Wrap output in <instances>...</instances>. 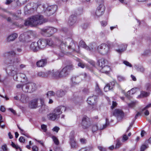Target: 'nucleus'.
<instances>
[{
	"mask_svg": "<svg viewBox=\"0 0 151 151\" xmlns=\"http://www.w3.org/2000/svg\"><path fill=\"white\" fill-rule=\"evenodd\" d=\"M47 42V45L53 47H58L60 48L61 51L59 52H57L56 54L60 57H62L64 55V49L66 47V43L63 41L58 37L54 38V41L52 39H48L46 40Z\"/></svg>",
	"mask_w": 151,
	"mask_h": 151,
	"instance_id": "obj_1",
	"label": "nucleus"
},
{
	"mask_svg": "<svg viewBox=\"0 0 151 151\" xmlns=\"http://www.w3.org/2000/svg\"><path fill=\"white\" fill-rule=\"evenodd\" d=\"M47 21L46 19L44 18L42 16L37 15L32 16L27 20L24 23V24L26 26H35L38 24H41Z\"/></svg>",
	"mask_w": 151,
	"mask_h": 151,
	"instance_id": "obj_2",
	"label": "nucleus"
},
{
	"mask_svg": "<svg viewBox=\"0 0 151 151\" xmlns=\"http://www.w3.org/2000/svg\"><path fill=\"white\" fill-rule=\"evenodd\" d=\"M4 65H7L9 66L10 73L12 76L14 74H18V70L17 66L18 65L17 63L14 61V59H7L4 62Z\"/></svg>",
	"mask_w": 151,
	"mask_h": 151,
	"instance_id": "obj_3",
	"label": "nucleus"
},
{
	"mask_svg": "<svg viewBox=\"0 0 151 151\" xmlns=\"http://www.w3.org/2000/svg\"><path fill=\"white\" fill-rule=\"evenodd\" d=\"M73 65H70L66 66L60 71L58 70L56 72H53V70L52 71V77L55 78H58L66 76L68 75L69 71L73 69Z\"/></svg>",
	"mask_w": 151,
	"mask_h": 151,
	"instance_id": "obj_4",
	"label": "nucleus"
},
{
	"mask_svg": "<svg viewBox=\"0 0 151 151\" xmlns=\"http://www.w3.org/2000/svg\"><path fill=\"white\" fill-rule=\"evenodd\" d=\"M37 89L35 83L29 82L24 84V87L22 88V90L25 92L32 93L35 91Z\"/></svg>",
	"mask_w": 151,
	"mask_h": 151,
	"instance_id": "obj_5",
	"label": "nucleus"
},
{
	"mask_svg": "<svg viewBox=\"0 0 151 151\" xmlns=\"http://www.w3.org/2000/svg\"><path fill=\"white\" fill-rule=\"evenodd\" d=\"M57 31V30L56 28L52 27H47L42 29L41 33L46 36L49 37L56 32Z\"/></svg>",
	"mask_w": 151,
	"mask_h": 151,
	"instance_id": "obj_6",
	"label": "nucleus"
},
{
	"mask_svg": "<svg viewBox=\"0 0 151 151\" xmlns=\"http://www.w3.org/2000/svg\"><path fill=\"white\" fill-rule=\"evenodd\" d=\"M98 51L101 54L105 55L109 52V47L106 44H103L98 47Z\"/></svg>",
	"mask_w": 151,
	"mask_h": 151,
	"instance_id": "obj_7",
	"label": "nucleus"
},
{
	"mask_svg": "<svg viewBox=\"0 0 151 151\" xmlns=\"http://www.w3.org/2000/svg\"><path fill=\"white\" fill-rule=\"evenodd\" d=\"M91 123L89 118L86 116H84L82 119L81 124V126L83 129H87L91 126Z\"/></svg>",
	"mask_w": 151,
	"mask_h": 151,
	"instance_id": "obj_8",
	"label": "nucleus"
},
{
	"mask_svg": "<svg viewBox=\"0 0 151 151\" xmlns=\"http://www.w3.org/2000/svg\"><path fill=\"white\" fill-rule=\"evenodd\" d=\"M66 110V107L63 106H60L55 109L53 112L58 118L60 117V115L62 114L63 111H65Z\"/></svg>",
	"mask_w": 151,
	"mask_h": 151,
	"instance_id": "obj_9",
	"label": "nucleus"
},
{
	"mask_svg": "<svg viewBox=\"0 0 151 151\" xmlns=\"http://www.w3.org/2000/svg\"><path fill=\"white\" fill-rule=\"evenodd\" d=\"M57 8V7L55 5L48 6L46 8L45 12L47 14V16H50L55 12Z\"/></svg>",
	"mask_w": 151,
	"mask_h": 151,
	"instance_id": "obj_10",
	"label": "nucleus"
},
{
	"mask_svg": "<svg viewBox=\"0 0 151 151\" xmlns=\"http://www.w3.org/2000/svg\"><path fill=\"white\" fill-rule=\"evenodd\" d=\"M113 114L119 120L122 119L124 116V114L122 111L119 109H116L113 112Z\"/></svg>",
	"mask_w": 151,
	"mask_h": 151,
	"instance_id": "obj_11",
	"label": "nucleus"
},
{
	"mask_svg": "<svg viewBox=\"0 0 151 151\" xmlns=\"http://www.w3.org/2000/svg\"><path fill=\"white\" fill-rule=\"evenodd\" d=\"M105 7L104 4H100L97 8L95 12V14L97 16H100L103 14L104 12Z\"/></svg>",
	"mask_w": 151,
	"mask_h": 151,
	"instance_id": "obj_12",
	"label": "nucleus"
},
{
	"mask_svg": "<svg viewBox=\"0 0 151 151\" xmlns=\"http://www.w3.org/2000/svg\"><path fill=\"white\" fill-rule=\"evenodd\" d=\"M70 143L72 148H76L78 147V144L74 139V132H72L70 136Z\"/></svg>",
	"mask_w": 151,
	"mask_h": 151,
	"instance_id": "obj_13",
	"label": "nucleus"
},
{
	"mask_svg": "<svg viewBox=\"0 0 151 151\" xmlns=\"http://www.w3.org/2000/svg\"><path fill=\"white\" fill-rule=\"evenodd\" d=\"M39 49H43L45 48L47 45V42L46 40L40 39L37 42Z\"/></svg>",
	"mask_w": 151,
	"mask_h": 151,
	"instance_id": "obj_14",
	"label": "nucleus"
},
{
	"mask_svg": "<svg viewBox=\"0 0 151 151\" xmlns=\"http://www.w3.org/2000/svg\"><path fill=\"white\" fill-rule=\"evenodd\" d=\"M119 48L116 50V51L119 53L125 51L127 49V45L126 44H122L118 45Z\"/></svg>",
	"mask_w": 151,
	"mask_h": 151,
	"instance_id": "obj_15",
	"label": "nucleus"
},
{
	"mask_svg": "<svg viewBox=\"0 0 151 151\" xmlns=\"http://www.w3.org/2000/svg\"><path fill=\"white\" fill-rule=\"evenodd\" d=\"M18 35L16 33H13L8 36L6 38V41L10 42L14 40L17 37Z\"/></svg>",
	"mask_w": 151,
	"mask_h": 151,
	"instance_id": "obj_16",
	"label": "nucleus"
},
{
	"mask_svg": "<svg viewBox=\"0 0 151 151\" xmlns=\"http://www.w3.org/2000/svg\"><path fill=\"white\" fill-rule=\"evenodd\" d=\"M30 49L34 52L37 51L39 49L37 43L36 42H32L30 46Z\"/></svg>",
	"mask_w": 151,
	"mask_h": 151,
	"instance_id": "obj_17",
	"label": "nucleus"
},
{
	"mask_svg": "<svg viewBox=\"0 0 151 151\" xmlns=\"http://www.w3.org/2000/svg\"><path fill=\"white\" fill-rule=\"evenodd\" d=\"M76 17L72 15L70 17L68 22L70 25H72L76 23Z\"/></svg>",
	"mask_w": 151,
	"mask_h": 151,
	"instance_id": "obj_18",
	"label": "nucleus"
},
{
	"mask_svg": "<svg viewBox=\"0 0 151 151\" xmlns=\"http://www.w3.org/2000/svg\"><path fill=\"white\" fill-rule=\"evenodd\" d=\"M97 97L96 96H92L89 97L87 99L88 103L90 105H93L96 103Z\"/></svg>",
	"mask_w": 151,
	"mask_h": 151,
	"instance_id": "obj_19",
	"label": "nucleus"
},
{
	"mask_svg": "<svg viewBox=\"0 0 151 151\" xmlns=\"http://www.w3.org/2000/svg\"><path fill=\"white\" fill-rule=\"evenodd\" d=\"M38 75L39 76L42 77H46L49 75H51L52 76L53 73L52 72L50 71H48L45 73L41 71L38 73Z\"/></svg>",
	"mask_w": 151,
	"mask_h": 151,
	"instance_id": "obj_20",
	"label": "nucleus"
},
{
	"mask_svg": "<svg viewBox=\"0 0 151 151\" xmlns=\"http://www.w3.org/2000/svg\"><path fill=\"white\" fill-rule=\"evenodd\" d=\"M37 99H35L30 101L29 104V106L32 109H35L37 107Z\"/></svg>",
	"mask_w": 151,
	"mask_h": 151,
	"instance_id": "obj_21",
	"label": "nucleus"
},
{
	"mask_svg": "<svg viewBox=\"0 0 151 151\" xmlns=\"http://www.w3.org/2000/svg\"><path fill=\"white\" fill-rule=\"evenodd\" d=\"M47 62L46 59H42L37 62V65L38 67H43L46 65Z\"/></svg>",
	"mask_w": 151,
	"mask_h": 151,
	"instance_id": "obj_22",
	"label": "nucleus"
},
{
	"mask_svg": "<svg viewBox=\"0 0 151 151\" xmlns=\"http://www.w3.org/2000/svg\"><path fill=\"white\" fill-rule=\"evenodd\" d=\"M28 38L27 33L26 32L21 34L19 37V39L20 41L23 42Z\"/></svg>",
	"mask_w": 151,
	"mask_h": 151,
	"instance_id": "obj_23",
	"label": "nucleus"
},
{
	"mask_svg": "<svg viewBox=\"0 0 151 151\" xmlns=\"http://www.w3.org/2000/svg\"><path fill=\"white\" fill-rule=\"evenodd\" d=\"M47 117L48 119L52 121H54L58 119L53 112L47 114Z\"/></svg>",
	"mask_w": 151,
	"mask_h": 151,
	"instance_id": "obj_24",
	"label": "nucleus"
},
{
	"mask_svg": "<svg viewBox=\"0 0 151 151\" xmlns=\"http://www.w3.org/2000/svg\"><path fill=\"white\" fill-rule=\"evenodd\" d=\"M110 70V67L108 65L104 66L103 67L99 69L101 72L106 74L108 73Z\"/></svg>",
	"mask_w": 151,
	"mask_h": 151,
	"instance_id": "obj_25",
	"label": "nucleus"
},
{
	"mask_svg": "<svg viewBox=\"0 0 151 151\" xmlns=\"http://www.w3.org/2000/svg\"><path fill=\"white\" fill-rule=\"evenodd\" d=\"M137 90V89L136 88L132 89L127 92V94H125V96L129 98L131 95L133 94L136 92Z\"/></svg>",
	"mask_w": 151,
	"mask_h": 151,
	"instance_id": "obj_26",
	"label": "nucleus"
},
{
	"mask_svg": "<svg viewBox=\"0 0 151 151\" xmlns=\"http://www.w3.org/2000/svg\"><path fill=\"white\" fill-rule=\"evenodd\" d=\"M150 94V93L142 91H141L140 95H139L137 97L138 98H141L142 97H147Z\"/></svg>",
	"mask_w": 151,
	"mask_h": 151,
	"instance_id": "obj_27",
	"label": "nucleus"
},
{
	"mask_svg": "<svg viewBox=\"0 0 151 151\" xmlns=\"http://www.w3.org/2000/svg\"><path fill=\"white\" fill-rule=\"evenodd\" d=\"M65 93L66 91H65L60 90L57 91L56 94L58 97H62L65 94Z\"/></svg>",
	"mask_w": 151,
	"mask_h": 151,
	"instance_id": "obj_28",
	"label": "nucleus"
},
{
	"mask_svg": "<svg viewBox=\"0 0 151 151\" xmlns=\"http://www.w3.org/2000/svg\"><path fill=\"white\" fill-rule=\"evenodd\" d=\"M79 46L87 50H90V48L85 44V42L82 40H81L79 42Z\"/></svg>",
	"mask_w": 151,
	"mask_h": 151,
	"instance_id": "obj_29",
	"label": "nucleus"
},
{
	"mask_svg": "<svg viewBox=\"0 0 151 151\" xmlns=\"http://www.w3.org/2000/svg\"><path fill=\"white\" fill-rule=\"evenodd\" d=\"M105 60L103 59H101L98 61V65H99V69H100L101 68L105 66Z\"/></svg>",
	"mask_w": 151,
	"mask_h": 151,
	"instance_id": "obj_30",
	"label": "nucleus"
},
{
	"mask_svg": "<svg viewBox=\"0 0 151 151\" xmlns=\"http://www.w3.org/2000/svg\"><path fill=\"white\" fill-rule=\"evenodd\" d=\"M135 68L137 70L141 72H143L145 71V69L142 66H135Z\"/></svg>",
	"mask_w": 151,
	"mask_h": 151,
	"instance_id": "obj_31",
	"label": "nucleus"
},
{
	"mask_svg": "<svg viewBox=\"0 0 151 151\" xmlns=\"http://www.w3.org/2000/svg\"><path fill=\"white\" fill-rule=\"evenodd\" d=\"M52 138L55 144L56 145H58L59 144V141L56 137L54 136H52Z\"/></svg>",
	"mask_w": 151,
	"mask_h": 151,
	"instance_id": "obj_32",
	"label": "nucleus"
},
{
	"mask_svg": "<svg viewBox=\"0 0 151 151\" xmlns=\"http://www.w3.org/2000/svg\"><path fill=\"white\" fill-rule=\"evenodd\" d=\"M69 40L70 41L71 43L70 44L71 45H70L68 47V49H72L73 51H75L74 48L73 47V45H74V43L70 39H69Z\"/></svg>",
	"mask_w": 151,
	"mask_h": 151,
	"instance_id": "obj_33",
	"label": "nucleus"
},
{
	"mask_svg": "<svg viewBox=\"0 0 151 151\" xmlns=\"http://www.w3.org/2000/svg\"><path fill=\"white\" fill-rule=\"evenodd\" d=\"M48 98H49L51 96H54L55 95V93L52 91H48L46 94Z\"/></svg>",
	"mask_w": 151,
	"mask_h": 151,
	"instance_id": "obj_34",
	"label": "nucleus"
},
{
	"mask_svg": "<svg viewBox=\"0 0 151 151\" xmlns=\"http://www.w3.org/2000/svg\"><path fill=\"white\" fill-rule=\"evenodd\" d=\"M112 89V87H111V88H110L109 85H108V84L106 85L104 88V90L106 92L107 91L110 90H111Z\"/></svg>",
	"mask_w": 151,
	"mask_h": 151,
	"instance_id": "obj_35",
	"label": "nucleus"
},
{
	"mask_svg": "<svg viewBox=\"0 0 151 151\" xmlns=\"http://www.w3.org/2000/svg\"><path fill=\"white\" fill-rule=\"evenodd\" d=\"M106 124L104 125H103V127L102 128H101V129H103L106 128L108 126L109 124V120L107 119H106Z\"/></svg>",
	"mask_w": 151,
	"mask_h": 151,
	"instance_id": "obj_36",
	"label": "nucleus"
},
{
	"mask_svg": "<svg viewBox=\"0 0 151 151\" xmlns=\"http://www.w3.org/2000/svg\"><path fill=\"white\" fill-rule=\"evenodd\" d=\"M117 78L118 80L120 81H123L125 80L124 77L121 75H118L117 76Z\"/></svg>",
	"mask_w": 151,
	"mask_h": 151,
	"instance_id": "obj_37",
	"label": "nucleus"
},
{
	"mask_svg": "<svg viewBox=\"0 0 151 151\" xmlns=\"http://www.w3.org/2000/svg\"><path fill=\"white\" fill-rule=\"evenodd\" d=\"M95 90L97 93L99 94L101 93V91L99 86L98 85L97 83H96V87L95 88Z\"/></svg>",
	"mask_w": 151,
	"mask_h": 151,
	"instance_id": "obj_38",
	"label": "nucleus"
},
{
	"mask_svg": "<svg viewBox=\"0 0 151 151\" xmlns=\"http://www.w3.org/2000/svg\"><path fill=\"white\" fill-rule=\"evenodd\" d=\"M78 64V66L82 68H84L85 67V64L81 60H80Z\"/></svg>",
	"mask_w": 151,
	"mask_h": 151,
	"instance_id": "obj_39",
	"label": "nucleus"
},
{
	"mask_svg": "<svg viewBox=\"0 0 151 151\" xmlns=\"http://www.w3.org/2000/svg\"><path fill=\"white\" fill-rule=\"evenodd\" d=\"M12 146L14 148H15L16 149H19V150L21 151V149L18 146L16 145L13 142H12Z\"/></svg>",
	"mask_w": 151,
	"mask_h": 151,
	"instance_id": "obj_40",
	"label": "nucleus"
},
{
	"mask_svg": "<svg viewBox=\"0 0 151 151\" xmlns=\"http://www.w3.org/2000/svg\"><path fill=\"white\" fill-rule=\"evenodd\" d=\"M41 128L42 129L44 132H46L47 130V126L46 125L44 124H42L41 125Z\"/></svg>",
	"mask_w": 151,
	"mask_h": 151,
	"instance_id": "obj_41",
	"label": "nucleus"
},
{
	"mask_svg": "<svg viewBox=\"0 0 151 151\" xmlns=\"http://www.w3.org/2000/svg\"><path fill=\"white\" fill-rule=\"evenodd\" d=\"M148 147V145H142L141 146L140 148V151H144L145 149Z\"/></svg>",
	"mask_w": 151,
	"mask_h": 151,
	"instance_id": "obj_42",
	"label": "nucleus"
},
{
	"mask_svg": "<svg viewBox=\"0 0 151 151\" xmlns=\"http://www.w3.org/2000/svg\"><path fill=\"white\" fill-rule=\"evenodd\" d=\"M98 129V126L96 125H93L92 127V131L93 132H94Z\"/></svg>",
	"mask_w": 151,
	"mask_h": 151,
	"instance_id": "obj_43",
	"label": "nucleus"
},
{
	"mask_svg": "<svg viewBox=\"0 0 151 151\" xmlns=\"http://www.w3.org/2000/svg\"><path fill=\"white\" fill-rule=\"evenodd\" d=\"M26 98L25 96L24 95H22L21 96V101L23 102H25L26 101Z\"/></svg>",
	"mask_w": 151,
	"mask_h": 151,
	"instance_id": "obj_44",
	"label": "nucleus"
},
{
	"mask_svg": "<svg viewBox=\"0 0 151 151\" xmlns=\"http://www.w3.org/2000/svg\"><path fill=\"white\" fill-rule=\"evenodd\" d=\"M116 142H117V143H116V146L115 147L116 148H117L119 147H120V146L121 145V143L119 141V139H117L116 140Z\"/></svg>",
	"mask_w": 151,
	"mask_h": 151,
	"instance_id": "obj_45",
	"label": "nucleus"
},
{
	"mask_svg": "<svg viewBox=\"0 0 151 151\" xmlns=\"http://www.w3.org/2000/svg\"><path fill=\"white\" fill-rule=\"evenodd\" d=\"M60 129V128L58 127H55L52 129V130L53 132H55L57 133Z\"/></svg>",
	"mask_w": 151,
	"mask_h": 151,
	"instance_id": "obj_46",
	"label": "nucleus"
},
{
	"mask_svg": "<svg viewBox=\"0 0 151 151\" xmlns=\"http://www.w3.org/2000/svg\"><path fill=\"white\" fill-rule=\"evenodd\" d=\"M123 63L126 65V66H129V67H131L132 66V65L131 63H130L126 61H124L123 62Z\"/></svg>",
	"mask_w": 151,
	"mask_h": 151,
	"instance_id": "obj_47",
	"label": "nucleus"
},
{
	"mask_svg": "<svg viewBox=\"0 0 151 151\" xmlns=\"http://www.w3.org/2000/svg\"><path fill=\"white\" fill-rule=\"evenodd\" d=\"M21 77L22 78L24 79L26 81H27V78L25 74L21 73Z\"/></svg>",
	"mask_w": 151,
	"mask_h": 151,
	"instance_id": "obj_48",
	"label": "nucleus"
},
{
	"mask_svg": "<svg viewBox=\"0 0 151 151\" xmlns=\"http://www.w3.org/2000/svg\"><path fill=\"white\" fill-rule=\"evenodd\" d=\"M98 148L100 151H106V149L102 146H98Z\"/></svg>",
	"mask_w": 151,
	"mask_h": 151,
	"instance_id": "obj_49",
	"label": "nucleus"
},
{
	"mask_svg": "<svg viewBox=\"0 0 151 151\" xmlns=\"http://www.w3.org/2000/svg\"><path fill=\"white\" fill-rule=\"evenodd\" d=\"M28 0H18V2L21 5L27 2Z\"/></svg>",
	"mask_w": 151,
	"mask_h": 151,
	"instance_id": "obj_50",
	"label": "nucleus"
},
{
	"mask_svg": "<svg viewBox=\"0 0 151 151\" xmlns=\"http://www.w3.org/2000/svg\"><path fill=\"white\" fill-rule=\"evenodd\" d=\"M39 100H40V103H41L42 107L43 106H45L44 103V99H42V98H40V99Z\"/></svg>",
	"mask_w": 151,
	"mask_h": 151,
	"instance_id": "obj_51",
	"label": "nucleus"
},
{
	"mask_svg": "<svg viewBox=\"0 0 151 151\" xmlns=\"http://www.w3.org/2000/svg\"><path fill=\"white\" fill-rule=\"evenodd\" d=\"M89 148L85 147L81 149L79 151H89Z\"/></svg>",
	"mask_w": 151,
	"mask_h": 151,
	"instance_id": "obj_52",
	"label": "nucleus"
},
{
	"mask_svg": "<svg viewBox=\"0 0 151 151\" xmlns=\"http://www.w3.org/2000/svg\"><path fill=\"white\" fill-rule=\"evenodd\" d=\"M2 149L4 151H8V149L6 145H4L2 146Z\"/></svg>",
	"mask_w": 151,
	"mask_h": 151,
	"instance_id": "obj_53",
	"label": "nucleus"
},
{
	"mask_svg": "<svg viewBox=\"0 0 151 151\" xmlns=\"http://www.w3.org/2000/svg\"><path fill=\"white\" fill-rule=\"evenodd\" d=\"M17 74H14L12 75L13 77V79L14 81H17L18 80V77L17 75Z\"/></svg>",
	"mask_w": 151,
	"mask_h": 151,
	"instance_id": "obj_54",
	"label": "nucleus"
},
{
	"mask_svg": "<svg viewBox=\"0 0 151 151\" xmlns=\"http://www.w3.org/2000/svg\"><path fill=\"white\" fill-rule=\"evenodd\" d=\"M101 24L102 26L105 27L107 24V22L106 21H102L101 22Z\"/></svg>",
	"mask_w": 151,
	"mask_h": 151,
	"instance_id": "obj_55",
	"label": "nucleus"
},
{
	"mask_svg": "<svg viewBox=\"0 0 151 151\" xmlns=\"http://www.w3.org/2000/svg\"><path fill=\"white\" fill-rule=\"evenodd\" d=\"M8 53L11 55L13 56H15L16 55V53L13 50L9 52Z\"/></svg>",
	"mask_w": 151,
	"mask_h": 151,
	"instance_id": "obj_56",
	"label": "nucleus"
},
{
	"mask_svg": "<svg viewBox=\"0 0 151 151\" xmlns=\"http://www.w3.org/2000/svg\"><path fill=\"white\" fill-rule=\"evenodd\" d=\"M19 140L21 142H24L25 141V139L23 137H21L19 139Z\"/></svg>",
	"mask_w": 151,
	"mask_h": 151,
	"instance_id": "obj_57",
	"label": "nucleus"
},
{
	"mask_svg": "<svg viewBox=\"0 0 151 151\" xmlns=\"http://www.w3.org/2000/svg\"><path fill=\"white\" fill-rule=\"evenodd\" d=\"M24 84L23 85H21L20 84H17L16 86V87L17 88H22H22H23L24 87Z\"/></svg>",
	"mask_w": 151,
	"mask_h": 151,
	"instance_id": "obj_58",
	"label": "nucleus"
},
{
	"mask_svg": "<svg viewBox=\"0 0 151 151\" xmlns=\"http://www.w3.org/2000/svg\"><path fill=\"white\" fill-rule=\"evenodd\" d=\"M117 105V104L116 102L113 101L112 102V105L111 106V108L112 109L113 108H114Z\"/></svg>",
	"mask_w": 151,
	"mask_h": 151,
	"instance_id": "obj_59",
	"label": "nucleus"
},
{
	"mask_svg": "<svg viewBox=\"0 0 151 151\" xmlns=\"http://www.w3.org/2000/svg\"><path fill=\"white\" fill-rule=\"evenodd\" d=\"M151 107V103L148 104L145 107H144L142 109V111L146 110L148 108Z\"/></svg>",
	"mask_w": 151,
	"mask_h": 151,
	"instance_id": "obj_60",
	"label": "nucleus"
},
{
	"mask_svg": "<svg viewBox=\"0 0 151 151\" xmlns=\"http://www.w3.org/2000/svg\"><path fill=\"white\" fill-rule=\"evenodd\" d=\"M128 139V137L126 135H124L123 137L122 140V142H124L125 141L127 140Z\"/></svg>",
	"mask_w": 151,
	"mask_h": 151,
	"instance_id": "obj_61",
	"label": "nucleus"
},
{
	"mask_svg": "<svg viewBox=\"0 0 151 151\" xmlns=\"http://www.w3.org/2000/svg\"><path fill=\"white\" fill-rule=\"evenodd\" d=\"M33 151H38V148L35 145L33 146L32 148Z\"/></svg>",
	"mask_w": 151,
	"mask_h": 151,
	"instance_id": "obj_62",
	"label": "nucleus"
},
{
	"mask_svg": "<svg viewBox=\"0 0 151 151\" xmlns=\"http://www.w3.org/2000/svg\"><path fill=\"white\" fill-rule=\"evenodd\" d=\"M107 84L108 85H109L110 88H111V87H112L113 88L115 85V83L114 82H112Z\"/></svg>",
	"mask_w": 151,
	"mask_h": 151,
	"instance_id": "obj_63",
	"label": "nucleus"
},
{
	"mask_svg": "<svg viewBox=\"0 0 151 151\" xmlns=\"http://www.w3.org/2000/svg\"><path fill=\"white\" fill-rule=\"evenodd\" d=\"M0 110L2 112H4L5 111V108L3 106H1Z\"/></svg>",
	"mask_w": 151,
	"mask_h": 151,
	"instance_id": "obj_64",
	"label": "nucleus"
}]
</instances>
